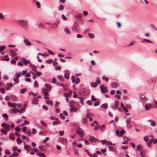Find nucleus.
<instances>
[{
	"mask_svg": "<svg viewBox=\"0 0 157 157\" xmlns=\"http://www.w3.org/2000/svg\"><path fill=\"white\" fill-rule=\"evenodd\" d=\"M19 24L25 29H27L28 26V21L27 20L20 19L18 21Z\"/></svg>",
	"mask_w": 157,
	"mask_h": 157,
	"instance_id": "1",
	"label": "nucleus"
},
{
	"mask_svg": "<svg viewBox=\"0 0 157 157\" xmlns=\"http://www.w3.org/2000/svg\"><path fill=\"white\" fill-rule=\"evenodd\" d=\"M76 132L81 138L84 137L85 134L83 130L81 128H78L76 130Z\"/></svg>",
	"mask_w": 157,
	"mask_h": 157,
	"instance_id": "2",
	"label": "nucleus"
},
{
	"mask_svg": "<svg viewBox=\"0 0 157 157\" xmlns=\"http://www.w3.org/2000/svg\"><path fill=\"white\" fill-rule=\"evenodd\" d=\"M24 109H20L18 108H14L12 109V112L14 113H19L20 114L24 113Z\"/></svg>",
	"mask_w": 157,
	"mask_h": 157,
	"instance_id": "3",
	"label": "nucleus"
},
{
	"mask_svg": "<svg viewBox=\"0 0 157 157\" xmlns=\"http://www.w3.org/2000/svg\"><path fill=\"white\" fill-rule=\"evenodd\" d=\"M100 89L102 93H106L108 91L107 87L103 85L100 86Z\"/></svg>",
	"mask_w": 157,
	"mask_h": 157,
	"instance_id": "4",
	"label": "nucleus"
},
{
	"mask_svg": "<svg viewBox=\"0 0 157 157\" xmlns=\"http://www.w3.org/2000/svg\"><path fill=\"white\" fill-rule=\"evenodd\" d=\"M89 139L90 141L91 142H97L98 141L99 142H101L100 140H98L97 138H95L93 136H90Z\"/></svg>",
	"mask_w": 157,
	"mask_h": 157,
	"instance_id": "5",
	"label": "nucleus"
},
{
	"mask_svg": "<svg viewBox=\"0 0 157 157\" xmlns=\"http://www.w3.org/2000/svg\"><path fill=\"white\" fill-rule=\"evenodd\" d=\"M126 122L128 128L129 129L131 128L132 126L131 123V118L129 117L128 118L126 119Z\"/></svg>",
	"mask_w": 157,
	"mask_h": 157,
	"instance_id": "6",
	"label": "nucleus"
},
{
	"mask_svg": "<svg viewBox=\"0 0 157 157\" xmlns=\"http://www.w3.org/2000/svg\"><path fill=\"white\" fill-rule=\"evenodd\" d=\"M68 115V113L65 111H63V113H61L60 114V117L61 119L64 120L65 119V116H67Z\"/></svg>",
	"mask_w": 157,
	"mask_h": 157,
	"instance_id": "7",
	"label": "nucleus"
},
{
	"mask_svg": "<svg viewBox=\"0 0 157 157\" xmlns=\"http://www.w3.org/2000/svg\"><path fill=\"white\" fill-rule=\"evenodd\" d=\"M7 104L8 106L10 107H12L14 108L16 107L17 106V104L15 103H12L10 102H8L7 103Z\"/></svg>",
	"mask_w": 157,
	"mask_h": 157,
	"instance_id": "8",
	"label": "nucleus"
},
{
	"mask_svg": "<svg viewBox=\"0 0 157 157\" xmlns=\"http://www.w3.org/2000/svg\"><path fill=\"white\" fill-rule=\"evenodd\" d=\"M17 74V75L16 77L13 78L14 81L15 82V84H17L19 82L18 78L21 75V73H19Z\"/></svg>",
	"mask_w": 157,
	"mask_h": 157,
	"instance_id": "9",
	"label": "nucleus"
},
{
	"mask_svg": "<svg viewBox=\"0 0 157 157\" xmlns=\"http://www.w3.org/2000/svg\"><path fill=\"white\" fill-rule=\"evenodd\" d=\"M21 60L25 65L31 63V62L30 61L27 60L24 58H21Z\"/></svg>",
	"mask_w": 157,
	"mask_h": 157,
	"instance_id": "10",
	"label": "nucleus"
},
{
	"mask_svg": "<svg viewBox=\"0 0 157 157\" xmlns=\"http://www.w3.org/2000/svg\"><path fill=\"white\" fill-rule=\"evenodd\" d=\"M119 103V101L118 100H116L114 102V104L113 105V109H117L118 107V105Z\"/></svg>",
	"mask_w": 157,
	"mask_h": 157,
	"instance_id": "11",
	"label": "nucleus"
},
{
	"mask_svg": "<svg viewBox=\"0 0 157 157\" xmlns=\"http://www.w3.org/2000/svg\"><path fill=\"white\" fill-rule=\"evenodd\" d=\"M24 43L27 46H30L32 44L27 39L25 38H24Z\"/></svg>",
	"mask_w": 157,
	"mask_h": 157,
	"instance_id": "12",
	"label": "nucleus"
},
{
	"mask_svg": "<svg viewBox=\"0 0 157 157\" xmlns=\"http://www.w3.org/2000/svg\"><path fill=\"white\" fill-rule=\"evenodd\" d=\"M60 141L63 144H66L67 142V140L65 138H61L60 139Z\"/></svg>",
	"mask_w": 157,
	"mask_h": 157,
	"instance_id": "13",
	"label": "nucleus"
},
{
	"mask_svg": "<svg viewBox=\"0 0 157 157\" xmlns=\"http://www.w3.org/2000/svg\"><path fill=\"white\" fill-rule=\"evenodd\" d=\"M10 53L12 57H13L14 56L17 55V53L16 52L11 49H10Z\"/></svg>",
	"mask_w": 157,
	"mask_h": 157,
	"instance_id": "14",
	"label": "nucleus"
},
{
	"mask_svg": "<svg viewBox=\"0 0 157 157\" xmlns=\"http://www.w3.org/2000/svg\"><path fill=\"white\" fill-rule=\"evenodd\" d=\"M24 148L28 151L32 149V147L26 144L24 145Z\"/></svg>",
	"mask_w": 157,
	"mask_h": 157,
	"instance_id": "15",
	"label": "nucleus"
},
{
	"mask_svg": "<svg viewBox=\"0 0 157 157\" xmlns=\"http://www.w3.org/2000/svg\"><path fill=\"white\" fill-rule=\"evenodd\" d=\"M64 31L67 35H70L71 33V32L70 30L67 27H65L64 28Z\"/></svg>",
	"mask_w": 157,
	"mask_h": 157,
	"instance_id": "16",
	"label": "nucleus"
},
{
	"mask_svg": "<svg viewBox=\"0 0 157 157\" xmlns=\"http://www.w3.org/2000/svg\"><path fill=\"white\" fill-rule=\"evenodd\" d=\"M140 96L142 101H147V98L144 94L140 95Z\"/></svg>",
	"mask_w": 157,
	"mask_h": 157,
	"instance_id": "17",
	"label": "nucleus"
},
{
	"mask_svg": "<svg viewBox=\"0 0 157 157\" xmlns=\"http://www.w3.org/2000/svg\"><path fill=\"white\" fill-rule=\"evenodd\" d=\"M45 86H46L45 89L47 91H49L51 88V86L50 85L48 84H45Z\"/></svg>",
	"mask_w": 157,
	"mask_h": 157,
	"instance_id": "18",
	"label": "nucleus"
},
{
	"mask_svg": "<svg viewBox=\"0 0 157 157\" xmlns=\"http://www.w3.org/2000/svg\"><path fill=\"white\" fill-rule=\"evenodd\" d=\"M10 139L11 140H14L15 139V137L13 133H11L10 134Z\"/></svg>",
	"mask_w": 157,
	"mask_h": 157,
	"instance_id": "19",
	"label": "nucleus"
},
{
	"mask_svg": "<svg viewBox=\"0 0 157 157\" xmlns=\"http://www.w3.org/2000/svg\"><path fill=\"white\" fill-rule=\"evenodd\" d=\"M118 85V83L117 82H114L111 83V86L113 88H116Z\"/></svg>",
	"mask_w": 157,
	"mask_h": 157,
	"instance_id": "20",
	"label": "nucleus"
},
{
	"mask_svg": "<svg viewBox=\"0 0 157 157\" xmlns=\"http://www.w3.org/2000/svg\"><path fill=\"white\" fill-rule=\"evenodd\" d=\"M78 110V108L75 107H71L70 110L71 112H76Z\"/></svg>",
	"mask_w": 157,
	"mask_h": 157,
	"instance_id": "21",
	"label": "nucleus"
},
{
	"mask_svg": "<svg viewBox=\"0 0 157 157\" xmlns=\"http://www.w3.org/2000/svg\"><path fill=\"white\" fill-rule=\"evenodd\" d=\"M38 100L37 98L35 97L33 99L32 102V103L34 104H37L38 103Z\"/></svg>",
	"mask_w": 157,
	"mask_h": 157,
	"instance_id": "22",
	"label": "nucleus"
},
{
	"mask_svg": "<svg viewBox=\"0 0 157 157\" xmlns=\"http://www.w3.org/2000/svg\"><path fill=\"white\" fill-rule=\"evenodd\" d=\"M151 106V105L147 103L145 106V109L146 110H148Z\"/></svg>",
	"mask_w": 157,
	"mask_h": 157,
	"instance_id": "23",
	"label": "nucleus"
},
{
	"mask_svg": "<svg viewBox=\"0 0 157 157\" xmlns=\"http://www.w3.org/2000/svg\"><path fill=\"white\" fill-rule=\"evenodd\" d=\"M86 152V154H87V155L88 156H89V157H92V154L87 149H85Z\"/></svg>",
	"mask_w": 157,
	"mask_h": 157,
	"instance_id": "24",
	"label": "nucleus"
},
{
	"mask_svg": "<svg viewBox=\"0 0 157 157\" xmlns=\"http://www.w3.org/2000/svg\"><path fill=\"white\" fill-rule=\"evenodd\" d=\"M101 107L102 108L105 109H106L108 108V105L107 103L103 104L101 106Z\"/></svg>",
	"mask_w": 157,
	"mask_h": 157,
	"instance_id": "25",
	"label": "nucleus"
},
{
	"mask_svg": "<svg viewBox=\"0 0 157 157\" xmlns=\"http://www.w3.org/2000/svg\"><path fill=\"white\" fill-rule=\"evenodd\" d=\"M10 125L9 124H7L6 125L5 127V130L7 131H9L10 130H12L11 128H10Z\"/></svg>",
	"mask_w": 157,
	"mask_h": 157,
	"instance_id": "26",
	"label": "nucleus"
},
{
	"mask_svg": "<svg viewBox=\"0 0 157 157\" xmlns=\"http://www.w3.org/2000/svg\"><path fill=\"white\" fill-rule=\"evenodd\" d=\"M72 92L71 91H70L68 92L67 93H66L65 94V96L66 97H68L70 96H71L72 95Z\"/></svg>",
	"mask_w": 157,
	"mask_h": 157,
	"instance_id": "27",
	"label": "nucleus"
},
{
	"mask_svg": "<svg viewBox=\"0 0 157 157\" xmlns=\"http://www.w3.org/2000/svg\"><path fill=\"white\" fill-rule=\"evenodd\" d=\"M73 152L74 155L76 156L79 155V154L77 150L75 149L73 151Z\"/></svg>",
	"mask_w": 157,
	"mask_h": 157,
	"instance_id": "28",
	"label": "nucleus"
},
{
	"mask_svg": "<svg viewBox=\"0 0 157 157\" xmlns=\"http://www.w3.org/2000/svg\"><path fill=\"white\" fill-rule=\"evenodd\" d=\"M17 144L20 145L22 143L23 140L19 138H17Z\"/></svg>",
	"mask_w": 157,
	"mask_h": 157,
	"instance_id": "29",
	"label": "nucleus"
},
{
	"mask_svg": "<svg viewBox=\"0 0 157 157\" xmlns=\"http://www.w3.org/2000/svg\"><path fill=\"white\" fill-rule=\"evenodd\" d=\"M87 122V119L86 117H84L82 118V122L83 124H86Z\"/></svg>",
	"mask_w": 157,
	"mask_h": 157,
	"instance_id": "30",
	"label": "nucleus"
},
{
	"mask_svg": "<svg viewBox=\"0 0 157 157\" xmlns=\"http://www.w3.org/2000/svg\"><path fill=\"white\" fill-rule=\"evenodd\" d=\"M2 116L3 117L5 118V120L6 121H7V120L8 119V115L6 114H4L2 115Z\"/></svg>",
	"mask_w": 157,
	"mask_h": 157,
	"instance_id": "31",
	"label": "nucleus"
},
{
	"mask_svg": "<svg viewBox=\"0 0 157 157\" xmlns=\"http://www.w3.org/2000/svg\"><path fill=\"white\" fill-rule=\"evenodd\" d=\"M1 131L3 134H4L5 135H6L7 134V131L6 130H4L3 129H1Z\"/></svg>",
	"mask_w": 157,
	"mask_h": 157,
	"instance_id": "32",
	"label": "nucleus"
},
{
	"mask_svg": "<svg viewBox=\"0 0 157 157\" xmlns=\"http://www.w3.org/2000/svg\"><path fill=\"white\" fill-rule=\"evenodd\" d=\"M11 100L14 101H15L17 100V98L15 96H11Z\"/></svg>",
	"mask_w": 157,
	"mask_h": 157,
	"instance_id": "33",
	"label": "nucleus"
},
{
	"mask_svg": "<svg viewBox=\"0 0 157 157\" xmlns=\"http://www.w3.org/2000/svg\"><path fill=\"white\" fill-rule=\"evenodd\" d=\"M27 90V89L26 88H24L22 89H21L20 90V92L21 94H24L25 91Z\"/></svg>",
	"mask_w": 157,
	"mask_h": 157,
	"instance_id": "34",
	"label": "nucleus"
},
{
	"mask_svg": "<svg viewBox=\"0 0 157 157\" xmlns=\"http://www.w3.org/2000/svg\"><path fill=\"white\" fill-rule=\"evenodd\" d=\"M125 130L124 129H122L120 131V136H123V135L124 133L125 132Z\"/></svg>",
	"mask_w": 157,
	"mask_h": 157,
	"instance_id": "35",
	"label": "nucleus"
},
{
	"mask_svg": "<svg viewBox=\"0 0 157 157\" xmlns=\"http://www.w3.org/2000/svg\"><path fill=\"white\" fill-rule=\"evenodd\" d=\"M156 125V122L155 121H152L150 123V125L153 127L155 126Z\"/></svg>",
	"mask_w": 157,
	"mask_h": 157,
	"instance_id": "36",
	"label": "nucleus"
},
{
	"mask_svg": "<svg viewBox=\"0 0 157 157\" xmlns=\"http://www.w3.org/2000/svg\"><path fill=\"white\" fill-rule=\"evenodd\" d=\"M6 48V46H0V52H1L4 50Z\"/></svg>",
	"mask_w": 157,
	"mask_h": 157,
	"instance_id": "37",
	"label": "nucleus"
},
{
	"mask_svg": "<svg viewBox=\"0 0 157 157\" xmlns=\"http://www.w3.org/2000/svg\"><path fill=\"white\" fill-rule=\"evenodd\" d=\"M88 35L89 37L91 38H93L94 37V35L93 33H89Z\"/></svg>",
	"mask_w": 157,
	"mask_h": 157,
	"instance_id": "38",
	"label": "nucleus"
},
{
	"mask_svg": "<svg viewBox=\"0 0 157 157\" xmlns=\"http://www.w3.org/2000/svg\"><path fill=\"white\" fill-rule=\"evenodd\" d=\"M153 99V103L154 104V106L155 108H157V101L154 98Z\"/></svg>",
	"mask_w": 157,
	"mask_h": 157,
	"instance_id": "39",
	"label": "nucleus"
},
{
	"mask_svg": "<svg viewBox=\"0 0 157 157\" xmlns=\"http://www.w3.org/2000/svg\"><path fill=\"white\" fill-rule=\"evenodd\" d=\"M64 6L63 5H60L59 7V10L61 11L63 10L64 9Z\"/></svg>",
	"mask_w": 157,
	"mask_h": 157,
	"instance_id": "40",
	"label": "nucleus"
},
{
	"mask_svg": "<svg viewBox=\"0 0 157 157\" xmlns=\"http://www.w3.org/2000/svg\"><path fill=\"white\" fill-rule=\"evenodd\" d=\"M140 155L141 157H144V155H145V153L143 151H140Z\"/></svg>",
	"mask_w": 157,
	"mask_h": 157,
	"instance_id": "41",
	"label": "nucleus"
},
{
	"mask_svg": "<svg viewBox=\"0 0 157 157\" xmlns=\"http://www.w3.org/2000/svg\"><path fill=\"white\" fill-rule=\"evenodd\" d=\"M71 80H72V82L73 83H75V80L76 79V78H75V77L74 76H72L71 77Z\"/></svg>",
	"mask_w": 157,
	"mask_h": 157,
	"instance_id": "42",
	"label": "nucleus"
},
{
	"mask_svg": "<svg viewBox=\"0 0 157 157\" xmlns=\"http://www.w3.org/2000/svg\"><path fill=\"white\" fill-rule=\"evenodd\" d=\"M5 154L8 155H10V151L8 149H6L5 150Z\"/></svg>",
	"mask_w": 157,
	"mask_h": 157,
	"instance_id": "43",
	"label": "nucleus"
},
{
	"mask_svg": "<svg viewBox=\"0 0 157 157\" xmlns=\"http://www.w3.org/2000/svg\"><path fill=\"white\" fill-rule=\"evenodd\" d=\"M41 124L44 126H47V124L45 122H44L43 121L41 120L40 121Z\"/></svg>",
	"mask_w": 157,
	"mask_h": 157,
	"instance_id": "44",
	"label": "nucleus"
},
{
	"mask_svg": "<svg viewBox=\"0 0 157 157\" xmlns=\"http://www.w3.org/2000/svg\"><path fill=\"white\" fill-rule=\"evenodd\" d=\"M80 81V79L78 78H77L75 80V83L77 84Z\"/></svg>",
	"mask_w": 157,
	"mask_h": 157,
	"instance_id": "45",
	"label": "nucleus"
},
{
	"mask_svg": "<svg viewBox=\"0 0 157 157\" xmlns=\"http://www.w3.org/2000/svg\"><path fill=\"white\" fill-rule=\"evenodd\" d=\"M102 78L103 80H105L107 82L109 80V78L105 76H103Z\"/></svg>",
	"mask_w": 157,
	"mask_h": 157,
	"instance_id": "46",
	"label": "nucleus"
},
{
	"mask_svg": "<svg viewBox=\"0 0 157 157\" xmlns=\"http://www.w3.org/2000/svg\"><path fill=\"white\" fill-rule=\"evenodd\" d=\"M19 155L18 153L16 152H14L13 153L12 155L14 157H17Z\"/></svg>",
	"mask_w": 157,
	"mask_h": 157,
	"instance_id": "47",
	"label": "nucleus"
},
{
	"mask_svg": "<svg viewBox=\"0 0 157 157\" xmlns=\"http://www.w3.org/2000/svg\"><path fill=\"white\" fill-rule=\"evenodd\" d=\"M58 78L61 81H63L64 79L63 77L60 75H59L58 76Z\"/></svg>",
	"mask_w": 157,
	"mask_h": 157,
	"instance_id": "48",
	"label": "nucleus"
},
{
	"mask_svg": "<svg viewBox=\"0 0 157 157\" xmlns=\"http://www.w3.org/2000/svg\"><path fill=\"white\" fill-rule=\"evenodd\" d=\"M38 86V83L37 81L36 80L34 82V86L35 87H37Z\"/></svg>",
	"mask_w": 157,
	"mask_h": 157,
	"instance_id": "49",
	"label": "nucleus"
},
{
	"mask_svg": "<svg viewBox=\"0 0 157 157\" xmlns=\"http://www.w3.org/2000/svg\"><path fill=\"white\" fill-rule=\"evenodd\" d=\"M36 4L37 6V7L38 8H40L41 6V5L40 2L38 1H36Z\"/></svg>",
	"mask_w": 157,
	"mask_h": 157,
	"instance_id": "50",
	"label": "nucleus"
},
{
	"mask_svg": "<svg viewBox=\"0 0 157 157\" xmlns=\"http://www.w3.org/2000/svg\"><path fill=\"white\" fill-rule=\"evenodd\" d=\"M77 144V142L75 141H74L72 143V147H74L76 146Z\"/></svg>",
	"mask_w": 157,
	"mask_h": 157,
	"instance_id": "51",
	"label": "nucleus"
},
{
	"mask_svg": "<svg viewBox=\"0 0 157 157\" xmlns=\"http://www.w3.org/2000/svg\"><path fill=\"white\" fill-rule=\"evenodd\" d=\"M91 85L92 87H95L98 86L97 83H92L91 84Z\"/></svg>",
	"mask_w": 157,
	"mask_h": 157,
	"instance_id": "52",
	"label": "nucleus"
},
{
	"mask_svg": "<svg viewBox=\"0 0 157 157\" xmlns=\"http://www.w3.org/2000/svg\"><path fill=\"white\" fill-rule=\"evenodd\" d=\"M76 36L78 38H82L83 37V36L80 34H78Z\"/></svg>",
	"mask_w": 157,
	"mask_h": 157,
	"instance_id": "53",
	"label": "nucleus"
},
{
	"mask_svg": "<svg viewBox=\"0 0 157 157\" xmlns=\"http://www.w3.org/2000/svg\"><path fill=\"white\" fill-rule=\"evenodd\" d=\"M99 104V101H96L94 102V106H97Z\"/></svg>",
	"mask_w": 157,
	"mask_h": 157,
	"instance_id": "54",
	"label": "nucleus"
},
{
	"mask_svg": "<svg viewBox=\"0 0 157 157\" xmlns=\"http://www.w3.org/2000/svg\"><path fill=\"white\" fill-rule=\"evenodd\" d=\"M109 150L111 151H113L114 150V147L112 146H109Z\"/></svg>",
	"mask_w": 157,
	"mask_h": 157,
	"instance_id": "55",
	"label": "nucleus"
},
{
	"mask_svg": "<svg viewBox=\"0 0 157 157\" xmlns=\"http://www.w3.org/2000/svg\"><path fill=\"white\" fill-rule=\"evenodd\" d=\"M30 66L32 67V69L33 70H34L36 68V67L32 64H30Z\"/></svg>",
	"mask_w": 157,
	"mask_h": 157,
	"instance_id": "56",
	"label": "nucleus"
},
{
	"mask_svg": "<svg viewBox=\"0 0 157 157\" xmlns=\"http://www.w3.org/2000/svg\"><path fill=\"white\" fill-rule=\"evenodd\" d=\"M53 60L52 59H48L46 60V62L48 63H51L52 62Z\"/></svg>",
	"mask_w": 157,
	"mask_h": 157,
	"instance_id": "57",
	"label": "nucleus"
},
{
	"mask_svg": "<svg viewBox=\"0 0 157 157\" xmlns=\"http://www.w3.org/2000/svg\"><path fill=\"white\" fill-rule=\"evenodd\" d=\"M15 130L17 132H20L21 131L20 128L18 127H16L15 128Z\"/></svg>",
	"mask_w": 157,
	"mask_h": 157,
	"instance_id": "58",
	"label": "nucleus"
},
{
	"mask_svg": "<svg viewBox=\"0 0 157 157\" xmlns=\"http://www.w3.org/2000/svg\"><path fill=\"white\" fill-rule=\"evenodd\" d=\"M144 140L146 142H147L148 140V137L147 136H145L144 137Z\"/></svg>",
	"mask_w": 157,
	"mask_h": 157,
	"instance_id": "59",
	"label": "nucleus"
},
{
	"mask_svg": "<svg viewBox=\"0 0 157 157\" xmlns=\"http://www.w3.org/2000/svg\"><path fill=\"white\" fill-rule=\"evenodd\" d=\"M41 72H36V73H35V75H36V76H40L41 75Z\"/></svg>",
	"mask_w": 157,
	"mask_h": 157,
	"instance_id": "60",
	"label": "nucleus"
},
{
	"mask_svg": "<svg viewBox=\"0 0 157 157\" xmlns=\"http://www.w3.org/2000/svg\"><path fill=\"white\" fill-rule=\"evenodd\" d=\"M76 146L77 147L80 148L82 147V145L80 143H78V144L77 143Z\"/></svg>",
	"mask_w": 157,
	"mask_h": 157,
	"instance_id": "61",
	"label": "nucleus"
},
{
	"mask_svg": "<svg viewBox=\"0 0 157 157\" xmlns=\"http://www.w3.org/2000/svg\"><path fill=\"white\" fill-rule=\"evenodd\" d=\"M46 103L48 105H52V102L51 101H46Z\"/></svg>",
	"mask_w": 157,
	"mask_h": 157,
	"instance_id": "62",
	"label": "nucleus"
},
{
	"mask_svg": "<svg viewBox=\"0 0 157 157\" xmlns=\"http://www.w3.org/2000/svg\"><path fill=\"white\" fill-rule=\"evenodd\" d=\"M91 99L92 101H94L96 100V99L95 98L94 96L93 95H92L91 96Z\"/></svg>",
	"mask_w": 157,
	"mask_h": 157,
	"instance_id": "63",
	"label": "nucleus"
},
{
	"mask_svg": "<svg viewBox=\"0 0 157 157\" xmlns=\"http://www.w3.org/2000/svg\"><path fill=\"white\" fill-rule=\"evenodd\" d=\"M25 81L26 82H31V80L30 78H26L25 79Z\"/></svg>",
	"mask_w": 157,
	"mask_h": 157,
	"instance_id": "64",
	"label": "nucleus"
}]
</instances>
